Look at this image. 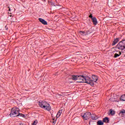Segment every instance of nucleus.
<instances>
[{
    "instance_id": "nucleus-12",
    "label": "nucleus",
    "mask_w": 125,
    "mask_h": 125,
    "mask_svg": "<svg viewBox=\"0 0 125 125\" xmlns=\"http://www.w3.org/2000/svg\"><path fill=\"white\" fill-rule=\"evenodd\" d=\"M61 96H62V97H65V95H64L63 93H62L61 94H57L56 95V97H57V98H60Z\"/></svg>"
},
{
    "instance_id": "nucleus-21",
    "label": "nucleus",
    "mask_w": 125,
    "mask_h": 125,
    "mask_svg": "<svg viewBox=\"0 0 125 125\" xmlns=\"http://www.w3.org/2000/svg\"><path fill=\"white\" fill-rule=\"evenodd\" d=\"M120 114H125V109H123L122 111L120 112Z\"/></svg>"
},
{
    "instance_id": "nucleus-18",
    "label": "nucleus",
    "mask_w": 125,
    "mask_h": 125,
    "mask_svg": "<svg viewBox=\"0 0 125 125\" xmlns=\"http://www.w3.org/2000/svg\"><path fill=\"white\" fill-rule=\"evenodd\" d=\"M120 100L121 101H125V94L121 96L120 97Z\"/></svg>"
},
{
    "instance_id": "nucleus-2",
    "label": "nucleus",
    "mask_w": 125,
    "mask_h": 125,
    "mask_svg": "<svg viewBox=\"0 0 125 125\" xmlns=\"http://www.w3.org/2000/svg\"><path fill=\"white\" fill-rule=\"evenodd\" d=\"M10 117H18V116H20V117H22V118H25V115L22 114H20L19 113V108L17 107H14L12 109L11 113L10 114Z\"/></svg>"
},
{
    "instance_id": "nucleus-15",
    "label": "nucleus",
    "mask_w": 125,
    "mask_h": 125,
    "mask_svg": "<svg viewBox=\"0 0 125 125\" xmlns=\"http://www.w3.org/2000/svg\"><path fill=\"white\" fill-rule=\"evenodd\" d=\"M92 120H97V119H98V117H97V116L95 115H92L91 116Z\"/></svg>"
},
{
    "instance_id": "nucleus-1",
    "label": "nucleus",
    "mask_w": 125,
    "mask_h": 125,
    "mask_svg": "<svg viewBox=\"0 0 125 125\" xmlns=\"http://www.w3.org/2000/svg\"><path fill=\"white\" fill-rule=\"evenodd\" d=\"M72 80L73 81H77V83H85L90 85H93V81L88 77L83 76L72 75Z\"/></svg>"
},
{
    "instance_id": "nucleus-22",
    "label": "nucleus",
    "mask_w": 125,
    "mask_h": 125,
    "mask_svg": "<svg viewBox=\"0 0 125 125\" xmlns=\"http://www.w3.org/2000/svg\"><path fill=\"white\" fill-rule=\"evenodd\" d=\"M51 5H52V6H55V3L52 2Z\"/></svg>"
},
{
    "instance_id": "nucleus-14",
    "label": "nucleus",
    "mask_w": 125,
    "mask_h": 125,
    "mask_svg": "<svg viewBox=\"0 0 125 125\" xmlns=\"http://www.w3.org/2000/svg\"><path fill=\"white\" fill-rule=\"evenodd\" d=\"M119 42V38H116L113 42L112 45H115Z\"/></svg>"
},
{
    "instance_id": "nucleus-5",
    "label": "nucleus",
    "mask_w": 125,
    "mask_h": 125,
    "mask_svg": "<svg viewBox=\"0 0 125 125\" xmlns=\"http://www.w3.org/2000/svg\"><path fill=\"white\" fill-rule=\"evenodd\" d=\"M48 103H46V102L43 101H42L41 102H39V106L41 107V108H44L45 107V106L47 105V104Z\"/></svg>"
},
{
    "instance_id": "nucleus-23",
    "label": "nucleus",
    "mask_w": 125,
    "mask_h": 125,
    "mask_svg": "<svg viewBox=\"0 0 125 125\" xmlns=\"http://www.w3.org/2000/svg\"><path fill=\"white\" fill-rule=\"evenodd\" d=\"M89 18H91V19H92V18H93V17H92V15L91 14L89 16Z\"/></svg>"
},
{
    "instance_id": "nucleus-10",
    "label": "nucleus",
    "mask_w": 125,
    "mask_h": 125,
    "mask_svg": "<svg viewBox=\"0 0 125 125\" xmlns=\"http://www.w3.org/2000/svg\"><path fill=\"white\" fill-rule=\"evenodd\" d=\"M92 21L94 25H97V19H96V18L95 17H93V18L92 19Z\"/></svg>"
},
{
    "instance_id": "nucleus-19",
    "label": "nucleus",
    "mask_w": 125,
    "mask_h": 125,
    "mask_svg": "<svg viewBox=\"0 0 125 125\" xmlns=\"http://www.w3.org/2000/svg\"><path fill=\"white\" fill-rule=\"evenodd\" d=\"M110 114L112 115V116H114V115H115V111L112 109H110Z\"/></svg>"
},
{
    "instance_id": "nucleus-6",
    "label": "nucleus",
    "mask_w": 125,
    "mask_h": 125,
    "mask_svg": "<svg viewBox=\"0 0 125 125\" xmlns=\"http://www.w3.org/2000/svg\"><path fill=\"white\" fill-rule=\"evenodd\" d=\"M44 110H46L47 111H50L51 110V106H50V105L49 104H47L45 106L44 108H43Z\"/></svg>"
},
{
    "instance_id": "nucleus-20",
    "label": "nucleus",
    "mask_w": 125,
    "mask_h": 125,
    "mask_svg": "<svg viewBox=\"0 0 125 125\" xmlns=\"http://www.w3.org/2000/svg\"><path fill=\"white\" fill-rule=\"evenodd\" d=\"M37 124H38V120H35L34 121L32 125H37Z\"/></svg>"
},
{
    "instance_id": "nucleus-24",
    "label": "nucleus",
    "mask_w": 125,
    "mask_h": 125,
    "mask_svg": "<svg viewBox=\"0 0 125 125\" xmlns=\"http://www.w3.org/2000/svg\"><path fill=\"white\" fill-rule=\"evenodd\" d=\"M9 8V11H10V8H9V7H8Z\"/></svg>"
},
{
    "instance_id": "nucleus-16",
    "label": "nucleus",
    "mask_w": 125,
    "mask_h": 125,
    "mask_svg": "<svg viewBox=\"0 0 125 125\" xmlns=\"http://www.w3.org/2000/svg\"><path fill=\"white\" fill-rule=\"evenodd\" d=\"M121 54H122V52H118V53H115L114 54V58H117V57H119V56H120Z\"/></svg>"
},
{
    "instance_id": "nucleus-9",
    "label": "nucleus",
    "mask_w": 125,
    "mask_h": 125,
    "mask_svg": "<svg viewBox=\"0 0 125 125\" xmlns=\"http://www.w3.org/2000/svg\"><path fill=\"white\" fill-rule=\"evenodd\" d=\"M39 20L41 23H42V24H43L44 25H47V22L44 20L42 18H39Z\"/></svg>"
},
{
    "instance_id": "nucleus-17",
    "label": "nucleus",
    "mask_w": 125,
    "mask_h": 125,
    "mask_svg": "<svg viewBox=\"0 0 125 125\" xmlns=\"http://www.w3.org/2000/svg\"><path fill=\"white\" fill-rule=\"evenodd\" d=\"M98 125H104V123L102 120H99L97 123Z\"/></svg>"
},
{
    "instance_id": "nucleus-3",
    "label": "nucleus",
    "mask_w": 125,
    "mask_h": 125,
    "mask_svg": "<svg viewBox=\"0 0 125 125\" xmlns=\"http://www.w3.org/2000/svg\"><path fill=\"white\" fill-rule=\"evenodd\" d=\"M117 48L122 50V54L125 57V39L123 40L122 41L120 42L117 45Z\"/></svg>"
},
{
    "instance_id": "nucleus-7",
    "label": "nucleus",
    "mask_w": 125,
    "mask_h": 125,
    "mask_svg": "<svg viewBox=\"0 0 125 125\" xmlns=\"http://www.w3.org/2000/svg\"><path fill=\"white\" fill-rule=\"evenodd\" d=\"M92 79L93 80H92L93 83H94L93 82L96 83V82H97V81L98 80V77H97L96 75H92Z\"/></svg>"
},
{
    "instance_id": "nucleus-4",
    "label": "nucleus",
    "mask_w": 125,
    "mask_h": 125,
    "mask_svg": "<svg viewBox=\"0 0 125 125\" xmlns=\"http://www.w3.org/2000/svg\"><path fill=\"white\" fill-rule=\"evenodd\" d=\"M91 115V113H90V112H86L83 114V120H87L88 119H89V117H90Z\"/></svg>"
},
{
    "instance_id": "nucleus-13",
    "label": "nucleus",
    "mask_w": 125,
    "mask_h": 125,
    "mask_svg": "<svg viewBox=\"0 0 125 125\" xmlns=\"http://www.w3.org/2000/svg\"><path fill=\"white\" fill-rule=\"evenodd\" d=\"M103 123H106V124H108L109 123V118L108 117H105L103 120Z\"/></svg>"
},
{
    "instance_id": "nucleus-11",
    "label": "nucleus",
    "mask_w": 125,
    "mask_h": 125,
    "mask_svg": "<svg viewBox=\"0 0 125 125\" xmlns=\"http://www.w3.org/2000/svg\"><path fill=\"white\" fill-rule=\"evenodd\" d=\"M63 112V110L62 109H61L58 112L57 115H56V118L58 119L60 116H61V114H62V112Z\"/></svg>"
},
{
    "instance_id": "nucleus-8",
    "label": "nucleus",
    "mask_w": 125,
    "mask_h": 125,
    "mask_svg": "<svg viewBox=\"0 0 125 125\" xmlns=\"http://www.w3.org/2000/svg\"><path fill=\"white\" fill-rule=\"evenodd\" d=\"M80 34L82 36H85V35H88V34H90L89 31L85 32V31H80Z\"/></svg>"
}]
</instances>
